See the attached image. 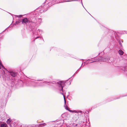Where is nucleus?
<instances>
[{
    "label": "nucleus",
    "mask_w": 127,
    "mask_h": 127,
    "mask_svg": "<svg viewBox=\"0 0 127 127\" xmlns=\"http://www.w3.org/2000/svg\"><path fill=\"white\" fill-rule=\"evenodd\" d=\"M31 83L32 86L34 87L43 86H45V83H49V85L52 86L57 89H59L61 91H62L63 90V88L65 85V82L63 81H59L57 83H49L45 82H41L39 83L33 81H32Z\"/></svg>",
    "instance_id": "nucleus-1"
},
{
    "label": "nucleus",
    "mask_w": 127,
    "mask_h": 127,
    "mask_svg": "<svg viewBox=\"0 0 127 127\" xmlns=\"http://www.w3.org/2000/svg\"><path fill=\"white\" fill-rule=\"evenodd\" d=\"M34 37L36 39L41 37L40 36L43 33V30L41 29L38 30L37 31L36 29H33L32 30Z\"/></svg>",
    "instance_id": "nucleus-2"
},
{
    "label": "nucleus",
    "mask_w": 127,
    "mask_h": 127,
    "mask_svg": "<svg viewBox=\"0 0 127 127\" xmlns=\"http://www.w3.org/2000/svg\"><path fill=\"white\" fill-rule=\"evenodd\" d=\"M42 19L41 18L36 19L35 18H32V25L34 26H39L42 22Z\"/></svg>",
    "instance_id": "nucleus-3"
},
{
    "label": "nucleus",
    "mask_w": 127,
    "mask_h": 127,
    "mask_svg": "<svg viewBox=\"0 0 127 127\" xmlns=\"http://www.w3.org/2000/svg\"><path fill=\"white\" fill-rule=\"evenodd\" d=\"M32 18H31L28 19L25 18L23 19L22 20V23L23 24H26L27 25V24L32 25Z\"/></svg>",
    "instance_id": "nucleus-4"
},
{
    "label": "nucleus",
    "mask_w": 127,
    "mask_h": 127,
    "mask_svg": "<svg viewBox=\"0 0 127 127\" xmlns=\"http://www.w3.org/2000/svg\"><path fill=\"white\" fill-rule=\"evenodd\" d=\"M109 58L108 57H105L104 58H101V59H95V58L94 59V60H90L89 59L88 60H87V61H94L90 63H92L93 62H95L96 61H103V62H107L108 61V60H109Z\"/></svg>",
    "instance_id": "nucleus-5"
},
{
    "label": "nucleus",
    "mask_w": 127,
    "mask_h": 127,
    "mask_svg": "<svg viewBox=\"0 0 127 127\" xmlns=\"http://www.w3.org/2000/svg\"><path fill=\"white\" fill-rule=\"evenodd\" d=\"M69 112H72L77 113L78 114H80V115H81L83 113V112L81 111L78 110L74 111L70 110L69 111Z\"/></svg>",
    "instance_id": "nucleus-6"
},
{
    "label": "nucleus",
    "mask_w": 127,
    "mask_h": 127,
    "mask_svg": "<svg viewBox=\"0 0 127 127\" xmlns=\"http://www.w3.org/2000/svg\"><path fill=\"white\" fill-rule=\"evenodd\" d=\"M10 74L13 77H16L17 75V73L13 71H10L9 72Z\"/></svg>",
    "instance_id": "nucleus-7"
},
{
    "label": "nucleus",
    "mask_w": 127,
    "mask_h": 127,
    "mask_svg": "<svg viewBox=\"0 0 127 127\" xmlns=\"http://www.w3.org/2000/svg\"><path fill=\"white\" fill-rule=\"evenodd\" d=\"M58 90L60 92V93L62 95H63L64 97V102L65 105L66 101V100H65V97H64V95L63 94V90L62 91H60L59 89H58Z\"/></svg>",
    "instance_id": "nucleus-8"
},
{
    "label": "nucleus",
    "mask_w": 127,
    "mask_h": 127,
    "mask_svg": "<svg viewBox=\"0 0 127 127\" xmlns=\"http://www.w3.org/2000/svg\"><path fill=\"white\" fill-rule=\"evenodd\" d=\"M0 68H3V69L6 70V69L4 67L3 65L2 64L0 61Z\"/></svg>",
    "instance_id": "nucleus-9"
},
{
    "label": "nucleus",
    "mask_w": 127,
    "mask_h": 127,
    "mask_svg": "<svg viewBox=\"0 0 127 127\" xmlns=\"http://www.w3.org/2000/svg\"><path fill=\"white\" fill-rule=\"evenodd\" d=\"M11 120H10V119H8L6 121V123L7 124L10 126L11 125Z\"/></svg>",
    "instance_id": "nucleus-10"
},
{
    "label": "nucleus",
    "mask_w": 127,
    "mask_h": 127,
    "mask_svg": "<svg viewBox=\"0 0 127 127\" xmlns=\"http://www.w3.org/2000/svg\"><path fill=\"white\" fill-rule=\"evenodd\" d=\"M118 53L120 55H123L124 53V52L121 50H119L118 51Z\"/></svg>",
    "instance_id": "nucleus-11"
},
{
    "label": "nucleus",
    "mask_w": 127,
    "mask_h": 127,
    "mask_svg": "<svg viewBox=\"0 0 127 127\" xmlns=\"http://www.w3.org/2000/svg\"><path fill=\"white\" fill-rule=\"evenodd\" d=\"M1 127H7V125L5 123H3L1 124Z\"/></svg>",
    "instance_id": "nucleus-12"
},
{
    "label": "nucleus",
    "mask_w": 127,
    "mask_h": 127,
    "mask_svg": "<svg viewBox=\"0 0 127 127\" xmlns=\"http://www.w3.org/2000/svg\"><path fill=\"white\" fill-rule=\"evenodd\" d=\"M50 2H51V1H53V3H57L58 2V0H50Z\"/></svg>",
    "instance_id": "nucleus-13"
},
{
    "label": "nucleus",
    "mask_w": 127,
    "mask_h": 127,
    "mask_svg": "<svg viewBox=\"0 0 127 127\" xmlns=\"http://www.w3.org/2000/svg\"><path fill=\"white\" fill-rule=\"evenodd\" d=\"M20 23V20H19V21H16L15 23V24L16 25V24H18Z\"/></svg>",
    "instance_id": "nucleus-14"
},
{
    "label": "nucleus",
    "mask_w": 127,
    "mask_h": 127,
    "mask_svg": "<svg viewBox=\"0 0 127 127\" xmlns=\"http://www.w3.org/2000/svg\"><path fill=\"white\" fill-rule=\"evenodd\" d=\"M78 0H66L65 1V2H70V1H78Z\"/></svg>",
    "instance_id": "nucleus-15"
},
{
    "label": "nucleus",
    "mask_w": 127,
    "mask_h": 127,
    "mask_svg": "<svg viewBox=\"0 0 127 127\" xmlns=\"http://www.w3.org/2000/svg\"><path fill=\"white\" fill-rule=\"evenodd\" d=\"M65 108L67 110H68V111H69L70 110H69L68 109V107H67V106H65Z\"/></svg>",
    "instance_id": "nucleus-16"
},
{
    "label": "nucleus",
    "mask_w": 127,
    "mask_h": 127,
    "mask_svg": "<svg viewBox=\"0 0 127 127\" xmlns=\"http://www.w3.org/2000/svg\"><path fill=\"white\" fill-rule=\"evenodd\" d=\"M22 16V15H15V16L18 17H21Z\"/></svg>",
    "instance_id": "nucleus-17"
},
{
    "label": "nucleus",
    "mask_w": 127,
    "mask_h": 127,
    "mask_svg": "<svg viewBox=\"0 0 127 127\" xmlns=\"http://www.w3.org/2000/svg\"><path fill=\"white\" fill-rule=\"evenodd\" d=\"M73 127H77V125L76 124L75 125H74Z\"/></svg>",
    "instance_id": "nucleus-18"
},
{
    "label": "nucleus",
    "mask_w": 127,
    "mask_h": 127,
    "mask_svg": "<svg viewBox=\"0 0 127 127\" xmlns=\"http://www.w3.org/2000/svg\"><path fill=\"white\" fill-rule=\"evenodd\" d=\"M42 125H43V126H44L45 125H46V124L45 123H43L42 124Z\"/></svg>",
    "instance_id": "nucleus-19"
},
{
    "label": "nucleus",
    "mask_w": 127,
    "mask_h": 127,
    "mask_svg": "<svg viewBox=\"0 0 127 127\" xmlns=\"http://www.w3.org/2000/svg\"><path fill=\"white\" fill-rule=\"evenodd\" d=\"M37 80V81H42V80Z\"/></svg>",
    "instance_id": "nucleus-20"
},
{
    "label": "nucleus",
    "mask_w": 127,
    "mask_h": 127,
    "mask_svg": "<svg viewBox=\"0 0 127 127\" xmlns=\"http://www.w3.org/2000/svg\"><path fill=\"white\" fill-rule=\"evenodd\" d=\"M114 98V99H118V98Z\"/></svg>",
    "instance_id": "nucleus-21"
},
{
    "label": "nucleus",
    "mask_w": 127,
    "mask_h": 127,
    "mask_svg": "<svg viewBox=\"0 0 127 127\" xmlns=\"http://www.w3.org/2000/svg\"><path fill=\"white\" fill-rule=\"evenodd\" d=\"M127 96V95H125L124 96Z\"/></svg>",
    "instance_id": "nucleus-22"
},
{
    "label": "nucleus",
    "mask_w": 127,
    "mask_h": 127,
    "mask_svg": "<svg viewBox=\"0 0 127 127\" xmlns=\"http://www.w3.org/2000/svg\"><path fill=\"white\" fill-rule=\"evenodd\" d=\"M81 3H82V4L83 5V4H82V1H81Z\"/></svg>",
    "instance_id": "nucleus-23"
},
{
    "label": "nucleus",
    "mask_w": 127,
    "mask_h": 127,
    "mask_svg": "<svg viewBox=\"0 0 127 127\" xmlns=\"http://www.w3.org/2000/svg\"><path fill=\"white\" fill-rule=\"evenodd\" d=\"M113 100V99H111V101H112V100Z\"/></svg>",
    "instance_id": "nucleus-24"
},
{
    "label": "nucleus",
    "mask_w": 127,
    "mask_h": 127,
    "mask_svg": "<svg viewBox=\"0 0 127 127\" xmlns=\"http://www.w3.org/2000/svg\"><path fill=\"white\" fill-rule=\"evenodd\" d=\"M84 63L85 64V62H84Z\"/></svg>",
    "instance_id": "nucleus-25"
},
{
    "label": "nucleus",
    "mask_w": 127,
    "mask_h": 127,
    "mask_svg": "<svg viewBox=\"0 0 127 127\" xmlns=\"http://www.w3.org/2000/svg\"><path fill=\"white\" fill-rule=\"evenodd\" d=\"M85 65V64H84V65H83V66H84V65Z\"/></svg>",
    "instance_id": "nucleus-26"
},
{
    "label": "nucleus",
    "mask_w": 127,
    "mask_h": 127,
    "mask_svg": "<svg viewBox=\"0 0 127 127\" xmlns=\"http://www.w3.org/2000/svg\"><path fill=\"white\" fill-rule=\"evenodd\" d=\"M82 65H81V66H82Z\"/></svg>",
    "instance_id": "nucleus-27"
}]
</instances>
